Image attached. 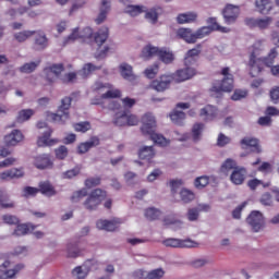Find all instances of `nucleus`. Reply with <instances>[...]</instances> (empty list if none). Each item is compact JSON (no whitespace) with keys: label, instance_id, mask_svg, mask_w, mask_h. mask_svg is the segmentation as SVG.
Here are the masks:
<instances>
[{"label":"nucleus","instance_id":"obj_1","mask_svg":"<svg viewBox=\"0 0 279 279\" xmlns=\"http://www.w3.org/2000/svg\"><path fill=\"white\" fill-rule=\"evenodd\" d=\"M263 43H265L264 39H259L253 44L251 47V56H250V61H248V66H250V75L252 77H256L258 73H263V64L264 66H271V64L276 63V58H278V48H271L266 57L263 58H257L263 51Z\"/></svg>","mask_w":279,"mask_h":279},{"label":"nucleus","instance_id":"obj_2","mask_svg":"<svg viewBox=\"0 0 279 279\" xmlns=\"http://www.w3.org/2000/svg\"><path fill=\"white\" fill-rule=\"evenodd\" d=\"M77 38H82L83 40L94 38V43L97 45V49H99L106 43V28H100L96 33H93V28L90 27L83 28L81 33L80 28H74L71 35L64 40V45H69V43H73Z\"/></svg>","mask_w":279,"mask_h":279},{"label":"nucleus","instance_id":"obj_3","mask_svg":"<svg viewBox=\"0 0 279 279\" xmlns=\"http://www.w3.org/2000/svg\"><path fill=\"white\" fill-rule=\"evenodd\" d=\"M141 132L144 136H149L155 145H159V147L169 145V142L161 134L156 133V118L151 113L143 116Z\"/></svg>","mask_w":279,"mask_h":279},{"label":"nucleus","instance_id":"obj_4","mask_svg":"<svg viewBox=\"0 0 279 279\" xmlns=\"http://www.w3.org/2000/svg\"><path fill=\"white\" fill-rule=\"evenodd\" d=\"M223 80L215 81L209 89L210 96L219 99L223 97V93H232L234 90V76L230 74V68H223L221 70Z\"/></svg>","mask_w":279,"mask_h":279},{"label":"nucleus","instance_id":"obj_5","mask_svg":"<svg viewBox=\"0 0 279 279\" xmlns=\"http://www.w3.org/2000/svg\"><path fill=\"white\" fill-rule=\"evenodd\" d=\"M155 56L159 57V60L163 62V64H171L173 60H175V57L173 56V52L162 48L154 47L151 45H147L143 48L141 58L143 60H149V58H154Z\"/></svg>","mask_w":279,"mask_h":279},{"label":"nucleus","instance_id":"obj_6","mask_svg":"<svg viewBox=\"0 0 279 279\" xmlns=\"http://www.w3.org/2000/svg\"><path fill=\"white\" fill-rule=\"evenodd\" d=\"M73 98L66 96L61 100V105L59 106L57 113H50L48 116L53 123H59L60 125H64L66 121L70 119L69 110L71 109V102Z\"/></svg>","mask_w":279,"mask_h":279},{"label":"nucleus","instance_id":"obj_7","mask_svg":"<svg viewBox=\"0 0 279 279\" xmlns=\"http://www.w3.org/2000/svg\"><path fill=\"white\" fill-rule=\"evenodd\" d=\"M210 35V28L208 27H201L193 33L190 28H179L177 32V36L185 40L189 45H193L197 43V40L202 38H206V36Z\"/></svg>","mask_w":279,"mask_h":279},{"label":"nucleus","instance_id":"obj_8","mask_svg":"<svg viewBox=\"0 0 279 279\" xmlns=\"http://www.w3.org/2000/svg\"><path fill=\"white\" fill-rule=\"evenodd\" d=\"M23 269H25V265L17 264L12 268V262L7 259L0 265V279H14Z\"/></svg>","mask_w":279,"mask_h":279},{"label":"nucleus","instance_id":"obj_9","mask_svg":"<svg viewBox=\"0 0 279 279\" xmlns=\"http://www.w3.org/2000/svg\"><path fill=\"white\" fill-rule=\"evenodd\" d=\"M104 197H106V192H104V190H94L84 202L86 210H97V208L101 205Z\"/></svg>","mask_w":279,"mask_h":279},{"label":"nucleus","instance_id":"obj_10","mask_svg":"<svg viewBox=\"0 0 279 279\" xmlns=\"http://www.w3.org/2000/svg\"><path fill=\"white\" fill-rule=\"evenodd\" d=\"M162 245L165 247H179V248H184V247H199V243L191 240V239H175V238H168L162 241Z\"/></svg>","mask_w":279,"mask_h":279},{"label":"nucleus","instance_id":"obj_11","mask_svg":"<svg viewBox=\"0 0 279 279\" xmlns=\"http://www.w3.org/2000/svg\"><path fill=\"white\" fill-rule=\"evenodd\" d=\"M246 222L251 226L253 232H259L265 226V218L260 211H252L246 218Z\"/></svg>","mask_w":279,"mask_h":279},{"label":"nucleus","instance_id":"obj_12","mask_svg":"<svg viewBox=\"0 0 279 279\" xmlns=\"http://www.w3.org/2000/svg\"><path fill=\"white\" fill-rule=\"evenodd\" d=\"M240 145L242 149H250L252 154H262L260 141L256 137H244L241 140Z\"/></svg>","mask_w":279,"mask_h":279},{"label":"nucleus","instance_id":"obj_13","mask_svg":"<svg viewBox=\"0 0 279 279\" xmlns=\"http://www.w3.org/2000/svg\"><path fill=\"white\" fill-rule=\"evenodd\" d=\"M245 23L247 27H251V29L258 28V29H267L271 23H274L272 17H264V19H254V17H248L245 20Z\"/></svg>","mask_w":279,"mask_h":279},{"label":"nucleus","instance_id":"obj_14","mask_svg":"<svg viewBox=\"0 0 279 279\" xmlns=\"http://www.w3.org/2000/svg\"><path fill=\"white\" fill-rule=\"evenodd\" d=\"M240 13L241 10L239 9V7L233 4H227L222 12L225 23H227V25H232V23H236V19H239Z\"/></svg>","mask_w":279,"mask_h":279},{"label":"nucleus","instance_id":"obj_15","mask_svg":"<svg viewBox=\"0 0 279 279\" xmlns=\"http://www.w3.org/2000/svg\"><path fill=\"white\" fill-rule=\"evenodd\" d=\"M64 71V64L58 63V64H52L44 70V73L46 74V80L50 84L56 82Z\"/></svg>","mask_w":279,"mask_h":279},{"label":"nucleus","instance_id":"obj_16","mask_svg":"<svg viewBox=\"0 0 279 279\" xmlns=\"http://www.w3.org/2000/svg\"><path fill=\"white\" fill-rule=\"evenodd\" d=\"M171 86V76L161 75L159 78L151 81L150 88L157 93H165Z\"/></svg>","mask_w":279,"mask_h":279},{"label":"nucleus","instance_id":"obj_17","mask_svg":"<svg viewBox=\"0 0 279 279\" xmlns=\"http://www.w3.org/2000/svg\"><path fill=\"white\" fill-rule=\"evenodd\" d=\"M193 65H185L184 69L178 70L174 73L175 82H186V80H191L197 75V70L192 68Z\"/></svg>","mask_w":279,"mask_h":279},{"label":"nucleus","instance_id":"obj_18","mask_svg":"<svg viewBox=\"0 0 279 279\" xmlns=\"http://www.w3.org/2000/svg\"><path fill=\"white\" fill-rule=\"evenodd\" d=\"M47 47H49L47 35L41 31H36L33 49H35V51H45Z\"/></svg>","mask_w":279,"mask_h":279},{"label":"nucleus","instance_id":"obj_19","mask_svg":"<svg viewBox=\"0 0 279 279\" xmlns=\"http://www.w3.org/2000/svg\"><path fill=\"white\" fill-rule=\"evenodd\" d=\"M247 175V170L243 167H238L235 168L231 175H230V180L232 182V184L235 185H241L243 184V182H245V177Z\"/></svg>","mask_w":279,"mask_h":279},{"label":"nucleus","instance_id":"obj_20","mask_svg":"<svg viewBox=\"0 0 279 279\" xmlns=\"http://www.w3.org/2000/svg\"><path fill=\"white\" fill-rule=\"evenodd\" d=\"M274 3L279 5V0H256L255 5L260 14H269L274 8Z\"/></svg>","mask_w":279,"mask_h":279},{"label":"nucleus","instance_id":"obj_21","mask_svg":"<svg viewBox=\"0 0 279 279\" xmlns=\"http://www.w3.org/2000/svg\"><path fill=\"white\" fill-rule=\"evenodd\" d=\"M82 255V242L72 241L66 245V257L68 258H77Z\"/></svg>","mask_w":279,"mask_h":279},{"label":"nucleus","instance_id":"obj_22","mask_svg":"<svg viewBox=\"0 0 279 279\" xmlns=\"http://www.w3.org/2000/svg\"><path fill=\"white\" fill-rule=\"evenodd\" d=\"M23 141V133L20 130H13L10 134L4 136V143L9 147H14Z\"/></svg>","mask_w":279,"mask_h":279},{"label":"nucleus","instance_id":"obj_23","mask_svg":"<svg viewBox=\"0 0 279 279\" xmlns=\"http://www.w3.org/2000/svg\"><path fill=\"white\" fill-rule=\"evenodd\" d=\"M35 228H38V226L32 225V222L17 223L13 231V236H25V234L34 232Z\"/></svg>","mask_w":279,"mask_h":279},{"label":"nucleus","instance_id":"obj_24","mask_svg":"<svg viewBox=\"0 0 279 279\" xmlns=\"http://www.w3.org/2000/svg\"><path fill=\"white\" fill-rule=\"evenodd\" d=\"M201 53L202 50H199V48L190 49L184 57V66H195Z\"/></svg>","mask_w":279,"mask_h":279},{"label":"nucleus","instance_id":"obj_25","mask_svg":"<svg viewBox=\"0 0 279 279\" xmlns=\"http://www.w3.org/2000/svg\"><path fill=\"white\" fill-rule=\"evenodd\" d=\"M53 131L48 129L43 136L38 137L37 146L38 147H51L58 143V140H50Z\"/></svg>","mask_w":279,"mask_h":279},{"label":"nucleus","instance_id":"obj_26","mask_svg":"<svg viewBox=\"0 0 279 279\" xmlns=\"http://www.w3.org/2000/svg\"><path fill=\"white\" fill-rule=\"evenodd\" d=\"M120 74L123 80H126L128 82H136V75L133 72V68L128 63L120 64Z\"/></svg>","mask_w":279,"mask_h":279},{"label":"nucleus","instance_id":"obj_27","mask_svg":"<svg viewBox=\"0 0 279 279\" xmlns=\"http://www.w3.org/2000/svg\"><path fill=\"white\" fill-rule=\"evenodd\" d=\"M97 145H99V138L92 137L89 141L78 144L77 154H87V151H90V149L97 147Z\"/></svg>","mask_w":279,"mask_h":279},{"label":"nucleus","instance_id":"obj_28","mask_svg":"<svg viewBox=\"0 0 279 279\" xmlns=\"http://www.w3.org/2000/svg\"><path fill=\"white\" fill-rule=\"evenodd\" d=\"M201 117L204 118V121H214L217 117V107L213 105H207L201 109Z\"/></svg>","mask_w":279,"mask_h":279},{"label":"nucleus","instance_id":"obj_29","mask_svg":"<svg viewBox=\"0 0 279 279\" xmlns=\"http://www.w3.org/2000/svg\"><path fill=\"white\" fill-rule=\"evenodd\" d=\"M25 172L23 169L12 168L0 173V180H14V178H23Z\"/></svg>","mask_w":279,"mask_h":279},{"label":"nucleus","instance_id":"obj_30","mask_svg":"<svg viewBox=\"0 0 279 279\" xmlns=\"http://www.w3.org/2000/svg\"><path fill=\"white\" fill-rule=\"evenodd\" d=\"M35 167L37 169H51L53 162L49 158V155H41L35 158Z\"/></svg>","mask_w":279,"mask_h":279},{"label":"nucleus","instance_id":"obj_31","mask_svg":"<svg viewBox=\"0 0 279 279\" xmlns=\"http://www.w3.org/2000/svg\"><path fill=\"white\" fill-rule=\"evenodd\" d=\"M207 23L209 26L203 27H207L209 29V34H211L213 32H221L222 34H228V32H230V28L219 25L216 17H209L207 20Z\"/></svg>","mask_w":279,"mask_h":279},{"label":"nucleus","instance_id":"obj_32","mask_svg":"<svg viewBox=\"0 0 279 279\" xmlns=\"http://www.w3.org/2000/svg\"><path fill=\"white\" fill-rule=\"evenodd\" d=\"M101 70V65H95L93 63H85L82 68V70L78 72V75H81V77L83 80H86V77H89V75H93V73H95V71H99Z\"/></svg>","mask_w":279,"mask_h":279},{"label":"nucleus","instance_id":"obj_33","mask_svg":"<svg viewBox=\"0 0 279 279\" xmlns=\"http://www.w3.org/2000/svg\"><path fill=\"white\" fill-rule=\"evenodd\" d=\"M154 156H156L154 146H144L138 151V158H141V160H147V162H151Z\"/></svg>","mask_w":279,"mask_h":279},{"label":"nucleus","instance_id":"obj_34","mask_svg":"<svg viewBox=\"0 0 279 279\" xmlns=\"http://www.w3.org/2000/svg\"><path fill=\"white\" fill-rule=\"evenodd\" d=\"M38 191L41 195H47V197H53L56 195V189H53V185L49 181L40 182Z\"/></svg>","mask_w":279,"mask_h":279},{"label":"nucleus","instance_id":"obj_35","mask_svg":"<svg viewBox=\"0 0 279 279\" xmlns=\"http://www.w3.org/2000/svg\"><path fill=\"white\" fill-rule=\"evenodd\" d=\"M123 223V220L121 218H111L109 220H106V231L107 232H117L121 228V225Z\"/></svg>","mask_w":279,"mask_h":279},{"label":"nucleus","instance_id":"obj_36","mask_svg":"<svg viewBox=\"0 0 279 279\" xmlns=\"http://www.w3.org/2000/svg\"><path fill=\"white\" fill-rule=\"evenodd\" d=\"M239 166H236V161L234 159L228 158L220 167V172L223 173L225 175H228L230 171H234L238 169Z\"/></svg>","mask_w":279,"mask_h":279},{"label":"nucleus","instance_id":"obj_37","mask_svg":"<svg viewBox=\"0 0 279 279\" xmlns=\"http://www.w3.org/2000/svg\"><path fill=\"white\" fill-rule=\"evenodd\" d=\"M114 125L123 128L128 125V110L118 111L113 121Z\"/></svg>","mask_w":279,"mask_h":279},{"label":"nucleus","instance_id":"obj_38","mask_svg":"<svg viewBox=\"0 0 279 279\" xmlns=\"http://www.w3.org/2000/svg\"><path fill=\"white\" fill-rule=\"evenodd\" d=\"M35 35H36V31H22V32L15 33L13 36L17 43H25V40H29V38H32V36H35Z\"/></svg>","mask_w":279,"mask_h":279},{"label":"nucleus","instance_id":"obj_39","mask_svg":"<svg viewBox=\"0 0 279 279\" xmlns=\"http://www.w3.org/2000/svg\"><path fill=\"white\" fill-rule=\"evenodd\" d=\"M34 117V110L33 109H22L19 111L16 117L17 123H25V121H29Z\"/></svg>","mask_w":279,"mask_h":279},{"label":"nucleus","instance_id":"obj_40","mask_svg":"<svg viewBox=\"0 0 279 279\" xmlns=\"http://www.w3.org/2000/svg\"><path fill=\"white\" fill-rule=\"evenodd\" d=\"M145 217L146 219H148V221H156L157 219H160V217H162V211L155 207H150L145 210Z\"/></svg>","mask_w":279,"mask_h":279},{"label":"nucleus","instance_id":"obj_41","mask_svg":"<svg viewBox=\"0 0 279 279\" xmlns=\"http://www.w3.org/2000/svg\"><path fill=\"white\" fill-rule=\"evenodd\" d=\"M163 226H174V230L182 228V220L175 218V216H166L163 218Z\"/></svg>","mask_w":279,"mask_h":279},{"label":"nucleus","instance_id":"obj_42","mask_svg":"<svg viewBox=\"0 0 279 279\" xmlns=\"http://www.w3.org/2000/svg\"><path fill=\"white\" fill-rule=\"evenodd\" d=\"M0 208H14V202L10 199V196L0 190Z\"/></svg>","mask_w":279,"mask_h":279},{"label":"nucleus","instance_id":"obj_43","mask_svg":"<svg viewBox=\"0 0 279 279\" xmlns=\"http://www.w3.org/2000/svg\"><path fill=\"white\" fill-rule=\"evenodd\" d=\"M88 267L86 266H77L72 270V275L77 279H84L88 276Z\"/></svg>","mask_w":279,"mask_h":279},{"label":"nucleus","instance_id":"obj_44","mask_svg":"<svg viewBox=\"0 0 279 279\" xmlns=\"http://www.w3.org/2000/svg\"><path fill=\"white\" fill-rule=\"evenodd\" d=\"M170 119L175 125H182V121L186 119V113H184V111H172L170 113Z\"/></svg>","mask_w":279,"mask_h":279},{"label":"nucleus","instance_id":"obj_45","mask_svg":"<svg viewBox=\"0 0 279 279\" xmlns=\"http://www.w3.org/2000/svg\"><path fill=\"white\" fill-rule=\"evenodd\" d=\"M124 12L130 16H138V14H143L145 10L144 7L141 5H128Z\"/></svg>","mask_w":279,"mask_h":279},{"label":"nucleus","instance_id":"obj_46","mask_svg":"<svg viewBox=\"0 0 279 279\" xmlns=\"http://www.w3.org/2000/svg\"><path fill=\"white\" fill-rule=\"evenodd\" d=\"M81 171H82V168L80 166H76L73 169L63 172L62 179L63 180H73V178H76V175H80Z\"/></svg>","mask_w":279,"mask_h":279},{"label":"nucleus","instance_id":"obj_47","mask_svg":"<svg viewBox=\"0 0 279 279\" xmlns=\"http://www.w3.org/2000/svg\"><path fill=\"white\" fill-rule=\"evenodd\" d=\"M180 195L184 204H189V202H193V199H195V193H193V191H190L187 189L181 190Z\"/></svg>","mask_w":279,"mask_h":279},{"label":"nucleus","instance_id":"obj_48","mask_svg":"<svg viewBox=\"0 0 279 279\" xmlns=\"http://www.w3.org/2000/svg\"><path fill=\"white\" fill-rule=\"evenodd\" d=\"M165 277V270L162 268L154 269L146 272L145 279H162Z\"/></svg>","mask_w":279,"mask_h":279},{"label":"nucleus","instance_id":"obj_49","mask_svg":"<svg viewBox=\"0 0 279 279\" xmlns=\"http://www.w3.org/2000/svg\"><path fill=\"white\" fill-rule=\"evenodd\" d=\"M2 221L8 226H19L21 220L14 215L5 214L2 216Z\"/></svg>","mask_w":279,"mask_h":279},{"label":"nucleus","instance_id":"obj_50","mask_svg":"<svg viewBox=\"0 0 279 279\" xmlns=\"http://www.w3.org/2000/svg\"><path fill=\"white\" fill-rule=\"evenodd\" d=\"M73 128L75 132H82L83 134H86V132L90 130L92 125H90V122L85 121V122L74 123Z\"/></svg>","mask_w":279,"mask_h":279},{"label":"nucleus","instance_id":"obj_51","mask_svg":"<svg viewBox=\"0 0 279 279\" xmlns=\"http://www.w3.org/2000/svg\"><path fill=\"white\" fill-rule=\"evenodd\" d=\"M38 64H40V61L37 62H29L25 63L20 68L21 73H34L36 71Z\"/></svg>","mask_w":279,"mask_h":279},{"label":"nucleus","instance_id":"obj_52","mask_svg":"<svg viewBox=\"0 0 279 279\" xmlns=\"http://www.w3.org/2000/svg\"><path fill=\"white\" fill-rule=\"evenodd\" d=\"M204 131V123H195L192 128V136L194 141H199L202 132Z\"/></svg>","mask_w":279,"mask_h":279},{"label":"nucleus","instance_id":"obj_53","mask_svg":"<svg viewBox=\"0 0 279 279\" xmlns=\"http://www.w3.org/2000/svg\"><path fill=\"white\" fill-rule=\"evenodd\" d=\"M209 182H210V179L207 175L198 177L194 181V186L196 189H204L208 186Z\"/></svg>","mask_w":279,"mask_h":279},{"label":"nucleus","instance_id":"obj_54","mask_svg":"<svg viewBox=\"0 0 279 279\" xmlns=\"http://www.w3.org/2000/svg\"><path fill=\"white\" fill-rule=\"evenodd\" d=\"M101 184V178L99 177H90L85 180L86 189H95V186H99Z\"/></svg>","mask_w":279,"mask_h":279},{"label":"nucleus","instance_id":"obj_55","mask_svg":"<svg viewBox=\"0 0 279 279\" xmlns=\"http://www.w3.org/2000/svg\"><path fill=\"white\" fill-rule=\"evenodd\" d=\"M54 154L58 160H64V158L69 156V148H66V146L64 145H61L57 149H54Z\"/></svg>","mask_w":279,"mask_h":279},{"label":"nucleus","instance_id":"obj_56","mask_svg":"<svg viewBox=\"0 0 279 279\" xmlns=\"http://www.w3.org/2000/svg\"><path fill=\"white\" fill-rule=\"evenodd\" d=\"M158 69H159L158 63H155L150 68H147L144 71V74L148 77V80H154V77H156V75H158Z\"/></svg>","mask_w":279,"mask_h":279},{"label":"nucleus","instance_id":"obj_57","mask_svg":"<svg viewBox=\"0 0 279 279\" xmlns=\"http://www.w3.org/2000/svg\"><path fill=\"white\" fill-rule=\"evenodd\" d=\"M122 93L120 89L117 88H109L106 92V99H121L122 97Z\"/></svg>","mask_w":279,"mask_h":279},{"label":"nucleus","instance_id":"obj_58","mask_svg":"<svg viewBox=\"0 0 279 279\" xmlns=\"http://www.w3.org/2000/svg\"><path fill=\"white\" fill-rule=\"evenodd\" d=\"M263 185L264 187L269 186V183H263L260 180L258 179H251L247 181V186L248 189H251V191H256V189H258V186Z\"/></svg>","mask_w":279,"mask_h":279},{"label":"nucleus","instance_id":"obj_59","mask_svg":"<svg viewBox=\"0 0 279 279\" xmlns=\"http://www.w3.org/2000/svg\"><path fill=\"white\" fill-rule=\"evenodd\" d=\"M86 195H88V191L86 189L78 190L72 194L71 202H80V199H84Z\"/></svg>","mask_w":279,"mask_h":279},{"label":"nucleus","instance_id":"obj_60","mask_svg":"<svg viewBox=\"0 0 279 279\" xmlns=\"http://www.w3.org/2000/svg\"><path fill=\"white\" fill-rule=\"evenodd\" d=\"M38 193H39L38 187L25 186L23 189L24 197H36V195H38Z\"/></svg>","mask_w":279,"mask_h":279},{"label":"nucleus","instance_id":"obj_61","mask_svg":"<svg viewBox=\"0 0 279 279\" xmlns=\"http://www.w3.org/2000/svg\"><path fill=\"white\" fill-rule=\"evenodd\" d=\"M121 101H122V106H123L124 110H130V109L134 108V106H136V99H134V98L124 97L121 99Z\"/></svg>","mask_w":279,"mask_h":279},{"label":"nucleus","instance_id":"obj_62","mask_svg":"<svg viewBox=\"0 0 279 279\" xmlns=\"http://www.w3.org/2000/svg\"><path fill=\"white\" fill-rule=\"evenodd\" d=\"M145 19L155 25V23H158V12H156L154 9H150L146 12Z\"/></svg>","mask_w":279,"mask_h":279},{"label":"nucleus","instance_id":"obj_63","mask_svg":"<svg viewBox=\"0 0 279 279\" xmlns=\"http://www.w3.org/2000/svg\"><path fill=\"white\" fill-rule=\"evenodd\" d=\"M230 137L226 136L223 133L218 135L217 145L218 147H226V145H230Z\"/></svg>","mask_w":279,"mask_h":279},{"label":"nucleus","instance_id":"obj_64","mask_svg":"<svg viewBox=\"0 0 279 279\" xmlns=\"http://www.w3.org/2000/svg\"><path fill=\"white\" fill-rule=\"evenodd\" d=\"M270 99H271L272 104L279 102V86L272 87L270 89Z\"/></svg>","mask_w":279,"mask_h":279}]
</instances>
